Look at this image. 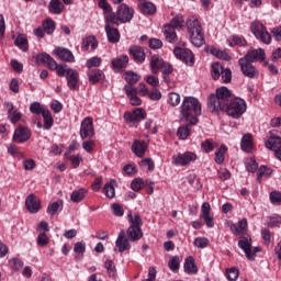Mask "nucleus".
I'll return each instance as SVG.
<instances>
[{"instance_id": "nucleus-1", "label": "nucleus", "mask_w": 281, "mask_h": 281, "mask_svg": "<svg viewBox=\"0 0 281 281\" xmlns=\"http://www.w3.org/2000/svg\"><path fill=\"white\" fill-rule=\"evenodd\" d=\"M209 108L212 113L218 111H226L227 115L238 120L247 111V102L244 99L234 97L232 90L222 86L217 88L215 94H211L207 101Z\"/></svg>"}, {"instance_id": "nucleus-2", "label": "nucleus", "mask_w": 281, "mask_h": 281, "mask_svg": "<svg viewBox=\"0 0 281 281\" xmlns=\"http://www.w3.org/2000/svg\"><path fill=\"white\" fill-rule=\"evenodd\" d=\"M201 115V102L194 97H184L180 106L181 122H188L190 126L199 124Z\"/></svg>"}, {"instance_id": "nucleus-3", "label": "nucleus", "mask_w": 281, "mask_h": 281, "mask_svg": "<svg viewBox=\"0 0 281 281\" xmlns=\"http://www.w3.org/2000/svg\"><path fill=\"white\" fill-rule=\"evenodd\" d=\"M187 32L190 36V42L194 47H203L205 45V35L203 34V26L196 16H191L187 20Z\"/></svg>"}, {"instance_id": "nucleus-4", "label": "nucleus", "mask_w": 281, "mask_h": 281, "mask_svg": "<svg viewBox=\"0 0 281 281\" xmlns=\"http://www.w3.org/2000/svg\"><path fill=\"white\" fill-rule=\"evenodd\" d=\"M58 76L66 78L67 87L70 91H78L80 89V72L78 70L66 65L65 68H59Z\"/></svg>"}, {"instance_id": "nucleus-5", "label": "nucleus", "mask_w": 281, "mask_h": 281, "mask_svg": "<svg viewBox=\"0 0 281 281\" xmlns=\"http://www.w3.org/2000/svg\"><path fill=\"white\" fill-rule=\"evenodd\" d=\"M250 32L257 38L261 41L265 45H271V34L267 31V26L260 21H255L250 24Z\"/></svg>"}, {"instance_id": "nucleus-6", "label": "nucleus", "mask_w": 281, "mask_h": 281, "mask_svg": "<svg viewBox=\"0 0 281 281\" xmlns=\"http://www.w3.org/2000/svg\"><path fill=\"white\" fill-rule=\"evenodd\" d=\"M124 120L128 126L137 128V125L142 120H146V111L144 109L137 108L133 112H126L124 114Z\"/></svg>"}, {"instance_id": "nucleus-7", "label": "nucleus", "mask_w": 281, "mask_h": 281, "mask_svg": "<svg viewBox=\"0 0 281 281\" xmlns=\"http://www.w3.org/2000/svg\"><path fill=\"white\" fill-rule=\"evenodd\" d=\"M79 135L81 139H91L95 135L92 117L87 116L81 121Z\"/></svg>"}, {"instance_id": "nucleus-8", "label": "nucleus", "mask_w": 281, "mask_h": 281, "mask_svg": "<svg viewBox=\"0 0 281 281\" xmlns=\"http://www.w3.org/2000/svg\"><path fill=\"white\" fill-rule=\"evenodd\" d=\"M99 8L103 10V14L106 23H112L113 25H120V16L117 15V13L116 15L115 13H113V8H111V4H109V2L102 0L101 2H99Z\"/></svg>"}, {"instance_id": "nucleus-9", "label": "nucleus", "mask_w": 281, "mask_h": 281, "mask_svg": "<svg viewBox=\"0 0 281 281\" xmlns=\"http://www.w3.org/2000/svg\"><path fill=\"white\" fill-rule=\"evenodd\" d=\"M194 161H196V154L192 151H186L183 154L172 156L173 166H190V164Z\"/></svg>"}, {"instance_id": "nucleus-10", "label": "nucleus", "mask_w": 281, "mask_h": 281, "mask_svg": "<svg viewBox=\"0 0 281 281\" xmlns=\"http://www.w3.org/2000/svg\"><path fill=\"white\" fill-rule=\"evenodd\" d=\"M238 65L241 69V74L246 76V78H258L259 71L257 70L256 66L251 61H247V59L238 60Z\"/></svg>"}, {"instance_id": "nucleus-11", "label": "nucleus", "mask_w": 281, "mask_h": 281, "mask_svg": "<svg viewBox=\"0 0 281 281\" xmlns=\"http://www.w3.org/2000/svg\"><path fill=\"white\" fill-rule=\"evenodd\" d=\"M173 54L176 58H179V60H182V63H186V65H189V67L194 65V54H192V50L177 47L173 49Z\"/></svg>"}, {"instance_id": "nucleus-12", "label": "nucleus", "mask_w": 281, "mask_h": 281, "mask_svg": "<svg viewBox=\"0 0 281 281\" xmlns=\"http://www.w3.org/2000/svg\"><path fill=\"white\" fill-rule=\"evenodd\" d=\"M116 14L120 23H130L133 20L135 11L131 9L126 3L119 5Z\"/></svg>"}, {"instance_id": "nucleus-13", "label": "nucleus", "mask_w": 281, "mask_h": 281, "mask_svg": "<svg viewBox=\"0 0 281 281\" xmlns=\"http://www.w3.org/2000/svg\"><path fill=\"white\" fill-rule=\"evenodd\" d=\"M74 0H50L48 4V12L52 14H63L65 5H71Z\"/></svg>"}, {"instance_id": "nucleus-14", "label": "nucleus", "mask_w": 281, "mask_h": 281, "mask_svg": "<svg viewBox=\"0 0 281 281\" xmlns=\"http://www.w3.org/2000/svg\"><path fill=\"white\" fill-rule=\"evenodd\" d=\"M266 148L273 150L274 157L281 161V137L280 136H270L266 142Z\"/></svg>"}, {"instance_id": "nucleus-15", "label": "nucleus", "mask_w": 281, "mask_h": 281, "mask_svg": "<svg viewBox=\"0 0 281 281\" xmlns=\"http://www.w3.org/2000/svg\"><path fill=\"white\" fill-rule=\"evenodd\" d=\"M265 58H266L265 49L257 48V49L248 50L247 54L240 59H245L247 63H258V60L262 63Z\"/></svg>"}, {"instance_id": "nucleus-16", "label": "nucleus", "mask_w": 281, "mask_h": 281, "mask_svg": "<svg viewBox=\"0 0 281 281\" xmlns=\"http://www.w3.org/2000/svg\"><path fill=\"white\" fill-rule=\"evenodd\" d=\"M128 54L132 56L135 63L140 65L146 61V53L142 46L133 45L128 48Z\"/></svg>"}, {"instance_id": "nucleus-17", "label": "nucleus", "mask_w": 281, "mask_h": 281, "mask_svg": "<svg viewBox=\"0 0 281 281\" xmlns=\"http://www.w3.org/2000/svg\"><path fill=\"white\" fill-rule=\"evenodd\" d=\"M54 55L58 56L64 63H75L76 57L74 56V53L65 47H57L54 49Z\"/></svg>"}, {"instance_id": "nucleus-18", "label": "nucleus", "mask_w": 281, "mask_h": 281, "mask_svg": "<svg viewBox=\"0 0 281 281\" xmlns=\"http://www.w3.org/2000/svg\"><path fill=\"white\" fill-rule=\"evenodd\" d=\"M30 130L27 127L20 126L14 132L13 142H16V144H23V142H27V139H30Z\"/></svg>"}, {"instance_id": "nucleus-19", "label": "nucleus", "mask_w": 281, "mask_h": 281, "mask_svg": "<svg viewBox=\"0 0 281 281\" xmlns=\"http://www.w3.org/2000/svg\"><path fill=\"white\" fill-rule=\"evenodd\" d=\"M124 91H125L127 98L130 99L132 106H139V104H142V99H139V97H137V89H135V87L125 86Z\"/></svg>"}, {"instance_id": "nucleus-20", "label": "nucleus", "mask_w": 281, "mask_h": 281, "mask_svg": "<svg viewBox=\"0 0 281 281\" xmlns=\"http://www.w3.org/2000/svg\"><path fill=\"white\" fill-rule=\"evenodd\" d=\"M25 206L29 212H40L41 210V199L34 194L27 195L25 200Z\"/></svg>"}, {"instance_id": "nucleus-21", "label": "nucleus", "mask_w": 281, "mask_h": 281, "mask_svg": "<svg viewBox=\"0 0 281 281\" xmlns=\"http://www.w3.org/2000/svg\"><path fill=\"white\" fill-rule=\"evenodd\" d=\"M238 247L243 249L248 260H254V254H251V238L241 237L238 241Z\"/></svg>"}, {"instance_id": "nucleus-22", "label": "nucleus", "mask_w": 281, "mask_h": 281, "mask_svg": "<svg viewBox=\"0 0 281 281\" xmlns=\"http://www.w3.org/2000/svg\"><path fill=\"white\" fill-rule=\"evenodd\" d=\"M128 240L132 243H136V240H142L144 237V232L142 231V226H130L127 228Z\"/></svg>"}, {"instance_id": "nucleus-23", "label": "nucleus", "mask_w": 281, "mask_h": 281, "mask_svg": "<svg viewBox=\"0 0 281 281\" xmlns=\"http://www.w3.org/2000/svg\"><path fill=\"white\" fill-rule=\"evenodd\" d=\"M146 150H148V145L144 140H134L132 144V151L136 157H142L143 155H146Z\"/></svg>"}, {"instance_id": "nucleus-24", "label": "nucleus", "mask_w": 281, "mask_h": 281, "mask_svg": "<svg viewBox=\"0 0 281 281\" xmlns=\"http://www.w3.org/2000/svg\"><path fill=\"white\" fill-rule=\"evenodd\" d=\"M165 65H166V61L159 55L151 56L150 64H149L151 74H159V70H161V68Z\"/></svg>"}, {"instance_id": "nucleus-25", "label": "nucleus", "mask_w": 281, "mask_h": 281, "mask_svg": "<svg viewBox=\"0 0 281 281\" xmlns=\"http://www.w3.org/2000/svg\"><path fill=\"white\" fill-rule=\"evenodd\" d=\"M127 65H128L127 55H123L112 59V67L114 71H122V69H126Z\"/></svg>"}, {"instance_id": "nucleus-26", "label": "nucleus", "mask_w": 281, "mask_h": 281, "mask_svg": "<svg viewBox=\"0 0 281 281\" xmlns=\"http://www.w3.org/2000/svg\"><path fill=\"white\" fill-rule=\"evenodd\" d=\"M115 245L120 254H123V251H128V249H131V244L128 243V238H126V236L124 235V232H121L119 234Z\"/></svg>"}, {"instance_id": "nucleus-27", "label": "nucleus", "mask_w": 281, "mask_h": 281, "mask_svg": "<svg viewBox=\"0 0 281 281\" xmlns=\"http://www.w3.org/2000/svg\"><path fill=\"white\" fill-rule=\"evenodd\" d=\"M105 32L110 43H120V31L117 29L112 27L111 24H105Z\"/></svg>"}, {"instance_id": "nucleus-28", "label": "nucleus", "mask_w": 281, "mask_h": 281, "mask_svg": "<svg viewBox=\"0 0 281 281\" xmlns=\"http://www.w3.org/2000/svg\"><path fill=\"white\" fill-rule=\"evenodd\" d=\"M184 271L186 273H189L190 276H194L199 272V268H196V265L194 263V257L189 256L184 260Z\"/></svg>"}, {"instance_id": "nucleus-29", "label": "nucleus", "mask_w": 281, "mask_h": 281, "mask_svg": "<svg viewBox=\"0 0 281 281\" xmlns=\"http://www.w3.org/2000/svg\"><path fill=\"white\" fill-rule=\"evenodd\" d=\"M240 146L244 153H249L250 150H254V142L251 140V134H245L243 136Z\"/></svg>"}, {"instance_id": "nucleus-30", "label": "nucleus", "mask_w": 281, "mask_h": 281, "mask_svg": "<svg viewBox=\"0 0 281 281\" xmlns=\"http://www.w3.org/2000/svg\"><path fill=\"white\" fill-rule=\"evenodd\" d=\"M138 9L143 14H155L157 7L153 2H142L138 4Z\"/></svg>"}, {"instance_id": "nucleus-31", "label": "nucleus", "mask_w": 281, "mask_h": 281, "mask_svg": "<svg viewBox=\"0 0 281 281\" xmlns=\"http://www.w3.org/2000/svg\"><path fill=\"white\" fill-rule=\"evenodd\" d=\"M7 106H8L10 122L12 124H16V122L21 120V112L14 110V104L12 103H7Z\"/></svg>"}, {"instance_id": "nucleus-32", "label": "nucleus", "mask_w": 281, "mask_h": 281, "mask_svg": "<svg viewBox=\"0 0 281 281\" xmlns=\"http://www.w3.org/2000/svg\"><path fill=\"white\" fill-rule=\"evenodd\" d=\"M88 79H89V82H91L92 85H95V82H100L104 79V72L100 69L92 70L88 72Z\"/></svg>"}, {"instance_id": "nucleus-33", "label": "nucleus", "mask_w": 281, "mask_h": 281, "mask_svg": "<svg viewBox=\"0 0 281 281\" xmlns=\"http://www.w3.org/2000/svg\"><path fill=\"white\" fill-rule=\"evenodd\" d=\"M164 36L168 43H177V32L172 26H164Z\"/></svg>"}, {"instance_id": "nucleus-34", "label": "nucleus", "mask_w": 281, "mask_h": 281, "mask_svg": "<svg viewBox=\"0 0 281 281\" xmlns=\"http://www.w3.org/2000/svg\"><path fill=\"white\" fill-rule=\"evenodd\" d=\"M127 221L131 223L130 227H142L144 225L142 217L137 213L130 212L127 214Z\"/></svg>"}, {"instance_id": "nucleus-35", "label": "nucleus", "mask_w": 281, "mask_h": 281, "mask_svg": "<svg viewBox=\"0 0 281 281\" xmlns=\"http://www.w3.org/2000/svg\"><path fill=\"white\" fill-rule=\"evenodd\" d=\"M14 45L19 47V49H21L22 52H27V49H30V46L27 45V37L24 34H20L16 36Z\"/></svg>"}, {"instance_id": "nucleus-36", "label": "nucleus", "mask_w": 281, "mask_h": 281, "mask_svg": "<svg viewBox=\"0 0 281 281\" xmlns=\"http://www.w3.org/2000/svg\"><path fill=\"white\" fill-rule=\"evenodd\" d=\"M85 196H87V189L81 188L72 191L70 194V201H72V203H80V201H85Z\"/></svg>"}, {"instance_id": "nucleus-37", "label": "nucleus", "mask_w": 281, "mask_h": 281, "mask_svg": "<svg viewBox=\"0 0 281 281\" xmlns=\"http://www.w3.org/2000/svg\"><path fill=\"white\" fill-rule=\"evenodd\" d=\"M183 23H186L183 15L178 14L170 21L169 24L166 25L167 27H172V30H181L183 27Z\"/></svg>"}, {"instance_id": "nucleus-38", "label": "nucleus", "mask_w": 281, "mask_h": 281, "mask_svg": "<svg viewBox=\"0 0 281 281\" xmlns=\"http://www.w3.org/2000/svg\"><path fill=\"white\" fill-rule=\"evenodd\" d=\"M42 117L44 120V131H49V128L54 126V117H52V112H49V110L43 111Z\"/></svg>"}, {"instance_id": "nucleus-39", "label": "nucleus", "mask_w": 281, "mask_h": 281, "mask_svg": "<svg viewBox=\"0 0 281 281\" xmlns=\"http://www.w3.org/2000/svg\"><path fill=\"white\" fill-rule=\"evenodd\" d=\"M227 153V146L221 145L215 151V164L221 166L225 161V154Z\"/></svg>"}, {"instance_id": "nucleus-40", "label": "nucleus", "mask_w": 281, "mask_h": 281, "mask_svg": "<svg viewBox=\"0 0 281 281\" xmlns=\"http://www.w3.org/2000/svg\"><path fill=\"white\" fill-rule=\"evenodd\" d=\"M231 47H234V45H238L239 47H245L247 45V40L243 36L233 35L231 38L227 40Z\"/></svg>"}, {"instance_id": "nucleus-41", "label": "nucleus", "mask_w": 281, "mask_h": 281, "mask_svg": "<svg viewBox=\"0 0 281 281\" xmlns=\"http://www.w3.org/2000/svg\"><path fill=\"white\" fill-rule=\"evenodd\" d=\"M168 267L170 271H173V273H177L179 271V267H181V258L179 256H173L169 259Z\"/></svg>"}, {"instance_id": "nucleus-42", "label": "nucleus", "mask_w": 281, "mask_h": 281, "mask_svg": "<svg viewBox=\"0 0 281 281\" xmlns=\"http://www.w3.org/2000/svg\"><path fill=\"white\" fill-rule=\"evenodd\" d=\"M223 66H221L218 63H214L211 66V76L213 80H218L221 78V74H223Z\"/></svg>"}, {"instance_id": "nucleus-43", "label": "nucleus", "mask_w": 281, "mask_h": 281, "mask_svg": "<svg viewBox=\"0 0 281 281\" xmlns=\"http://www.w3.org/2000/svg\"><path fill=\"white\" fill-rule=\"evenodd\" d=\"M42 27L46 34H54L56 30V22H54L52 19H48L43 22Z\"/></svg>"}, {"instance_id": "nucleus-44", "label": "nucleus", "mask_w": 281, "mask_h": 281, "mask_svg": "<svg viewBox=\"0 0 281 281\" xmlns=\"http://www.w3.org/2000/svg\"><path fill=\"white\" fill-rule=\"evenodd\" d=\"M89 46H91V49L98 48V41H95V37L88 36L82 41V49H89Z\"/></svg>"}, {"instance_id": "nucleus-45", "label": "nucleus", "mask_w": 281, "mask_h": 281, "mask_svg": "<svg viewBox=\"0 0 281 281\" xmlns=\"http://www.w3.org/2000/svg\"><path fill=\"white\" fill-rule=\"evenodd\" d=\"M9 268L11 271H20L23 269V260L14 257L9 260Z\"/></svg>"}, {"instance_id": "nucleus-46", "label": "nucleus", "mask_w": 281, "mask_h": 281, "mask_svg": "<svg viewBox=\"0 0 281 281\" xmlns=\"http://www.w3.org/2000/svg\"><path fill=\"white\" fill-rule=\"evenodd\" d=\"M125 80L127 82L125 87H133V85H135L136 82H139V75L132 71L126 72Z\"/></svg>"}, {"instance_id": "nucleus-47", "label": "nucleus", "mask_w": 281, "mask_h": 281, "mask_svg": "<svg viewBox=\"0 0 281 281\" xmlns=\"http://www.w3.org/2000/svg\"><path fill=\"white\" fill-rule=\"evenodd\" d=\"M167 102L170 104V106H179V104H181V95H179L177 92H170L168 94Z\"/></svg>"}, {"instance_id": "nucleus-48", "label": "nucleus", "mask_w": 281, "mask_h": 281, "mask_svg": "<svg viewBox=\"0 0 281 281\" xmlns=\"http://www.w3.org/2000/svg\"><path fill=\"white\" fill-rule=\"evenodd\" d=\"M103 192L108 199L115 198V187H113V181L106 182L103 188Z\"/></svg>"}, {"instance_id": "nucleus-49", "label": "nucleus", "mask_w": 281, "mask_h": 281, "mask_svg": "<svg viewBox=\"0 0 281 281\" xmlns=\"http://www.w3.org/2000/svg\"><path fill=\"white\" fill-rule=\"evenodd\" d=\"M202 149L204 150V153H212V150H214V148H216V146H218L216 144V142L212 140V139H206L204 142H202L201 144Z\"/></svg>"}, {"instance_id": "nucleus-50", "label": "nucleus", "mask_w": 281, "mask_h": 281, "mask_svg": "<svg viewBox=\"0 0 281 281\" xmlns=\"http://www.w3.org/2000/svg\"><path fill=\"white\" fill-rule=\"evenodd\" d=\"M177 135L179 139H188L190 136V125H182L178 128Z\"/></svg>"}, {"instance_id": "nucleus-51", "label": "nucleus", "mask_w": 281, "mask_h": 281, "mask_svg": "<svg viewBox=\"0 0 281 281\" xmlns=\"http://www.w3.org/2000/svg\"><path fill=\"white\" fill-rule=\"evenodd\" d=\"M46 65L52 71H56L57 76L58 71H60V68L65 69L67 67V65H58V63H56L53 57L49 58Z\"/></svg>"}, {"instance_id": "nucleus-52", "label": "nucleus", "mask_w": 281, "mask_h": 281, "mask_svg": "<svg viewBox=\"0 0 281 281\" xmlns=\"http://www.w3.org/2000/svg\"><path fill=\"white\" fill-rule=\"evenodd\" d=\"M31 113H34L35 115H43V111H47L44 106H42L38 102H33L30 105Z\"/></svg>"}, {"instance_id": "nucleus-53", "label": "nucleus", "mask_w": 281, "mask_h": 281, "mask_svg": "<svg viewBox=\"0 0 281 281\" xmlns=\"http://www.w3.org/2000/svg\"><path fill=\"white\" fill-rule=\"evenodd\" d=\"M211 54H213V56H216V58H221L222 60H232V57L229 56V54L221 49L213 48L211 50Z\"/></svg>"}, {"instance_id": "nucleus-54", "label": "nucleus", "mask_w": 281, "mask_h": 281, "mask_svg": "<svg viewBox=\"0 0 281 281\" xmlns=\"http://www.w3.org/2000/svg\"><path fill=\"white\" fill-rule=\"evenodd\" d=\"M270 203L272 205H281V192L280 191H272L269 195Z\"/></svg>"}, {"instance_id": "nucleus-55", "label": "nucleus", "mask_w": 281, "mask_h": 281, "mask_svg": "<svg viewBox=\"0 0 281 281\" xmlns=\"http://www.w3.org/2000/svg\"><path fill=\"white\" fill-rule=\"evenodd\" d=\"M210 245V239L205 237H196L194 239V246L198 247L199 249H205Z\"/></svg>"}, {"instance_id": "nucleus-56", "label": "nucleus", "mask_w": 281, "mask_h": 281, "mask_svg": "<svg viewBox=\"0 0 281 281\" xmlns=\"http://www.w3.org/2000/svg\"><path fill=\"white\" fill-rule=\"evenodd\" d=\"M202 218L207 227H214V215L210 212H203Z\"/></svg>"}, {"instance_id": "nucleus-57", "label": "nucleus", "mask_w": 281, "mask_h": 281, "mask_svg": "<svg viewBox=\"0 0 281 281\" xmlns=\"http://www.w3.org/2000/svg\"><path fill=\"white\" fill-rule=\"evenodd\" d=\"M131 188L134 192H139L144 188V179L135 178L131 183Z\"/></svg>"}, {"instance_id": "nucleus-58", "label": "nucleus", "mask_w": 281, "mask_h": 281, "mask_svg": "<svg viewBox=\"0 0 281 281\" xmlns=\"http://www.w3.org/2000/svg\"><path fill=\"white\" fill-rule=\"evenodd\" d=\"M102 65V58L100 57H92L87 60L86 67L91 69V67H100Z\"/></svg>"}, {"instance_id": "nucleus-59", "label": "nucleus", "mask_w": 281, "mask_h": 281, "mask_svg": "<svg viewBox=\"0 0 281 281\" xmlns=\"http://www.w3.org/2000/svg\"><path fill=\"white\" fill-rule=\"evenodd\" d=\"M246 170L248 172H256V170H258V162H256L255 158H250L246 161Z\"/></svg>"}, {"instance_id": "nucleus-60", "label": "nucleus", "mask_w": 281, "mask_h": 281, "mask_svg": "<svg viewBox=\"0 0 281 281\" xmlns=\"http://www.w3.org/2000/svg\"><path fill=\"white\" fill-rule=\"evenodd\" d=\"M220 77L222 78L223 82H225L226 85L228 82H232V69L224 68Z\"/></svg>"}, {"instance_id": "nucleus-61", "label": "nucleus", "mask_w": 281, "mask_h": 281, "mask_svg": "<svg viewBox=\"0 0 281 281\" xmlns=\"http://www.w3.org/2000/svg\"><path fill=\"white\" fill-rule=\"evenodd\" d=\"M226 278L229 281H236L238 280V269L236 268H229L226 270Z\"/></svg>"}, {"instance_id": "nucleus-62", "label": "nucleus", "mask_w": 281, "mask_h": 281, "mask_svg": "<svg viewBox=\"0 0 281 281\" xmlns=\"http://www.w3.org/2000/svg\"><path fill=\"white\" fill-rule=\"evenodd\" d=\"M104 267L109 273L110 278H115V266L113 265V261L106 260L104 263Z\"/></svg>"}, {"instance_id": "nucleus-63", "label": "nucleus", "mask_w": 281, "mask_h": 281, "mask_svg": "<svg viewBox=\"0 0 281 281\" xmlns=\"http://www.w3.org/2000/svg\"><path fill=\"white\" fill-rule=\"evenodd\" d=\"M60 210H63V201L61 200L48 204V212H58Z\"/></svg>"}, {"instance_id": "nucleus-64", "label": "nucleus", "mask_w": 281, "mask_h": 281, "mask_svg": "<svg viewBox=\"0 0 281 281\" xmlns=\"http://www.w3.org/2000/svg\"><path fill=\"white\" fill-rule=\"evenodd\" d=\"M69 161H71L74 168H78L80 166V162L82 161V157L80 154L71 155L68 157Z\"/></svg>"}]
</instances>
